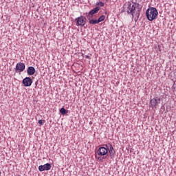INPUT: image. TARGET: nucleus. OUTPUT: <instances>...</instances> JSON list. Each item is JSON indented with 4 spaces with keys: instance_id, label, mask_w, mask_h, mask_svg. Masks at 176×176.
Segmentation results:
<instances>
[{
    "instance_id": "obj_1",
    "label": "nucleus",
    "mask_w": 176,
    "mask_h": 176,
    "mask_svg": "<svg viewBox=\"0 0 176 176\" xmlns=\"http://www.w3.org/2000/svg\"><path fill=\"white\" fill-rule=\"evenodd\" d=\"M127 14H131L135 21H137V20H138V17H140V14H141V9H140V4L138 3H133L132 4L129 3L127 6Z\"/></svg>"
},
{
    "instance_id": "obj_4",
    "label": "nucleus",
    "mask_w": 176,
    "mask_h": 176,
    "mask_svg": "<svg viewBox=\"0 0 176 176\" xmlns=\"http://www.w3.org/2000/svg\"><path fill=\"white\" fill-rule=\"evenodd\" d=\"M76 25L83 27L86 24V17L81 16L76 19Z\"/></svg>"
},
{
    "instance_id": "obj_8",
    "label": "nucleus",
    "mask_w": 176,
    "mask_h": 176,
    "mask_svg": "<svg viewBox=\"0 0 176 176\" xmlns=\"http://www.w3.org/2000/svg\"><path fill=\"white\" fill-rule=\"evenodd\" d=\"M100 7H96L94 9H92L87 14V17L88 20H90V19L93 18V15L96 14V13H98V11L100 10Z\"/></svg>"
},
{
    "instance_id": "obj_3",
    "label": "nucleus",
    "mask_w": 176,
    "mask_h": 176,
    "mask_svg": "<svg viewBox=\"0 0 176 176\" xmlns=\"http://www.w3.org/2000/svg\"><path fill=\"white\" fill-rule=\"evenodd\" d=\"M105 146L107 148V151L110 155L111 159H113V157H115V154L116 153L115 148H113V146L111 143H108L105 145Z\"/></svg>"
},
{
    "instance_id": "obj_6",
    "label": "nucleus",
    "mask_w": 176,
    "mask_h": 176,
    "mask_svg": "<svg viewBox=\"0 0 176 176\" xmlns=\"http://www.w3.org/2000/svg\"><path fill=\"white\" fill-rule=\"evenodd\" d=\"M98 156H107L108 155V148L104 146L100 147L97 151Z\"/></svg>"
},
{
    "instance_id": "obj_11",
    "label": "nucleus",
    "mask_w": 176,
    "mask_h": 176,
    "mask_svg": "<svg viewBox=\"0 0 176 176\" xmlns=\"http://www.w3.org/2000/svg\"><path fill=\"white\" fill-rule=\"evenodd\" d=\"M151 107H157V100L155 98L151 99L150 101Z\"/></svg>"
},
{
    "instance_id": "obj_14",
    "label": "nucleus",
    "mask_w": 176,
    "mask_h": 176,
    "mask_svg": "<svg viewBox=\"0 0 176 176\" xmlns=\"http://www.w3.org/2000/svg\"><path fill=\"white\" fill-rule=\"evenodd\" d=\"M105 20V16L102 15L100 17L98 18V22L101 23V21H104Z\"/></svg>"
},
{
    "instance_id": "obj_16",
    "label": "nucleus",
    "mask_w": 176,
    "mask_h": 176,
    "mask_svg": "<svg viewBox=\"0 0 176 176\" xmlns=\"http://www.w3.org/2000/svg\"><path fill=\"white\" fill-rule=\"evenodd\" d=\"M96 5H98V6H100V8H102L104 6V3L100 1L99 3H97Z\"/></svg>"
},
{
    "instance_id": "obj_9",
    "label": "nucleus",
    "mask_w": 176,
    "mask_h": 176,
    "mask_svg": "<svg viewBox=\"0 0 176 176\" xmlns=\"http://www.w3.org/2000/svg\"><path fill=\"white\" fill-rule=\"evenodd\" d=\"M22 83L25 87H28L32 85V80L30 77H26L23 80Z\"/></svg>"
},
{
    "instance_id": "obj_5",
    "label": "nucleus",
    "mask_w": 176,
    "mask_h": 176,
    "mask_svg": "<svg viewBox=\"0 0 176 176\" xmlns=\"http://www.w3.org/2000/svg\"><path fill=\"white\" fill-rule=\"evenodd\" d=\"M24 69H25V64H24L23 63H18L16 65L15 67V71L16 72V74H20L21 72H23V71H24Z\"/></svg>"
},
{
    "instance_id": "obj_7",
    "label": "nucleus",
    "mask_w": 176,
    "mask_h": 176,
    "mask_svg": "<svg viewBox=\"0 0 176 176\" xmlns=\"http://www.w3.org/2000/svg\"><path fill=\"white\" fill-rule=\"evenodd\" d=\"M50 168H52V164L47 163L44 165H40L38 166V170L39 171L42 172V171H49V170H50Z\"/></svg>"
},
{
    "instance_id": "obj_10",
    "label": "nucleus",
    "mask_w": 176,
    "mask_h": 176,
    "mask_svg": "<svg viewBox=\"0 0 176 176\" xmlns=\"http://www.w3.org/2000/svg\"><path fill=\"white\" fill-rule=\"evenodd\" d=\"M28 74L29 75H34L35 74V68L34 67H29L28 68Z\"/></svg>"
},
{
    "instance_id": "obj_17",
    "label": "nucleus",
    "mask_w": 176,
    "mask_h": 176,
    "mask_svg": "<svg viewBox=\"0 0 176 176\" xmlns=\"http://www.w3.org/2000/svg\"><path fill=\"white\" fill-rule=\"evenodd\" d=\"M103 160H104V157H98V160H99V162H102Z\"/></svg>"
},
{
    "instance_id": "obj_2",
    "label": "nucleus",
    "mask_w": 176,
    "mask_h": 176,
    "mask_svg": "<svg viewBox=\"0 0 176 176\" xmlns=\"http://www.w3.org/2000/svg\"><path fill=\"white\" fill-rule=\"evenodd\" d=\"M159 12L156 8L149 7L146 11V18L149 20V21H153V20H156Z\"/></svg>"
},
{
    "instance_id": "obj_18",
    "label": "nucleus",
    "mask_w": 176,
    "mask_h": 176,
    "mask_svg": "<svg viewBox=\"0 0 176 176\" xmlns=\"http://www.w3.org/2000/svg\"><path fill=\"white\" fill-rule=\"evenodd\" d=\"M86 58H89V56H86Z\"/></svg>"
},
{
    "instance_id": "obj_15",
    "label": "nucleus",
    "mask_w": 176,
    "mask_h": 176,
    "mask_svg": "<svg viewBox=\"0 0 176 176\" xmlns=\"http://www.w3.org/2000/svg\"><path fill=\"white\" fill-rule=\"evenodd\" d=\"M45 123V120H38V124L40 126H43V124Z\"/></svg>"
},
{
    "instance_id": "obj_13",
    "label": "nucleus",
    "mask_w": 176,
    "mask_h": 176,
    "mask_svg": "<svg viewBox=\"0 0 176 176\" xmlns=\"http://www.w3.org/2000/svg\"><path fill=\"white\" fill-rule=\"evenodd\" d=\"M60 113L61 115H67L68 113V110L65 109L64 107L60 109Z\"/></svg>"
},
{
    "instance_id": "obj_12",
    "label": "nucleus",
    "mask_w": 176,
    "mask_h": 176,
    "mask_svg": "<svg viewBox=\"0 0 176 176\" xmlns=\"http://www.w3.org/2000/svg\"><path fill=\"white\" fill-rule=\"evenodd\" d=\"M89 24H92V25L98 24L99 23L98 19H89Z\"/></svg>"
}]
</instances>
